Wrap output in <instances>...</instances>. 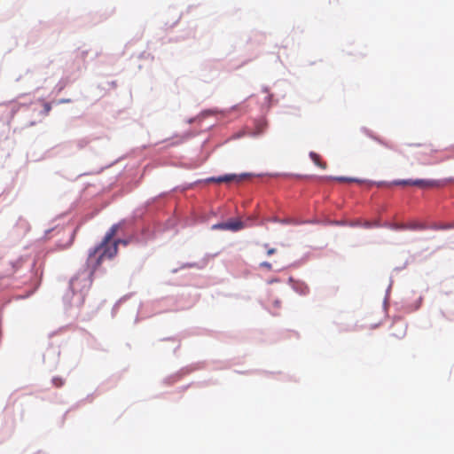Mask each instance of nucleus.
<instances>
[{
    "label": "nucleus",
    "instance_id": "1",
    "mask_svg": "<svg viewBox=\"0 0 454 454\" xmlns=\"http://www.w3.org/2000/svg\"><path fill=\"white\" fill-rule=\"evenodd\" d=\"M118 229V224L113 225L106 232L102 242L90 252L87 264L89 267H91L90 275L94 273L104 259H112L117 254L119 243L127 244L125 240L121 239L115 240L113 244H110V241L116 235Z\"/></svg>",
    "mask_w": 454,
    "mask_h": 454
},
{
    "label": "nucleus",
    "instance_id": "2",
    "mask_svg": "<svg viewBox=\"0 0 454 454\" xmlns=\"http://www.w3.org/2000/svg\"><path fill=\"white\" fill-rule=\"evenodd\" d=\"M90 284V277L76 276L71 279L70 288L74 293H82L84 289H88Z\"/></svg>",
    "mask_w": 454,
    "mask_h": 454
},
{
    "label": "nucleus",
    "instance_id": "3",
    "mask_svg": "<svg viewBox=\"0 0 454 454\" xmlns=\"http://www.w3.org/2000/svg\"><path fill=\"white\" fill-rule=\"evenodd\" d=\"M247 176V174L236 175V174H227L224 176H221L218 177H209L207 179V183H230V182H237L239 183L243 181Z\"/></svg>",
    "mask_w": 454,
    "mask_h": 454
},
{
    "label": "nucleus",
    "instance_id": "4",
    "mask_svg": "<svg viewBox=\"0 0 454 454\" xmlns=\"http://www.w3.org/2000/svg\"><path fill=\"white\" fill-rule=\"evenodd\" d=\"M244 228V223L240 220H231L225 223H220L214 224L212 229L214 230H226L231 231H238Z\"/></svg>",
    "mask_w": 454,
    "mask_h": 454
},
{
    "label": "nucleus",
    "instance_id": "5",
    "mask_svg": "<svg viewBox=\"0 0 454 454\" xmlns=\"http://www.w3.org/2000/svg\"><path fill=\"white\" fill-rule=\"evenodd\" d=\"M412 185L419 186L421 188H431L439 186L440 182L436 180L416 179L413 180Z\"/></svg>",
    "mask_w": 454,
    "mask_h": 454
},
{
    "label": "nucleus",
    "instance_id": "6",
    "mask_svg": "<svg viewBox=\"0 0 454 454\" xmlns=\"http://www.w3.org/2000/svg\"><path fill=\"white\" fill-rule=\"evenodd\" d=\"M268 126V123L265 120H258L254 123V129L252 132L253 136H259L264 133Z\"/></svg>",
    "mask_w": 454,
    "mask_h": 454
},
{
    "label": "nucleus",
    "instance_id": "7",
    "mask_svg": "<svg viewBox=\"0 0 454 454\" xmlns=\"http://www.w3.org/2000/svg\"><path fill=\"white\" fill-rule=\"evenodd\" d=\"M395 328H398L397 332L392 333V335L398 339H402L403 337H404L406 333L405 326L403 324H394L392 325V329L395 330Z\"/></svg>",
    "mask_w": 454,
    "mask_h": 454
},
{
    "label": "nucleus",
    "instance_id": "8",
    "mask_svg": "<svg viewBox=\"0 0 454 454\" xmlns=\"http://www.w3.org/2000/svg\"><path fill=\"white\" fill-rule=\"evenodd\" d=\"M427 227L425 223H418V222H411L406 223V230L411 231H424Z\"/></svg>",
    "mask_w": 454,
    "mask_h": 454
},
{
    "label": "nucleus",
    "instance_id": "9",
    "mask_svg": "<svg viewBox=\"0 0 454 454\" xmlns=\"http://www.w3.org/2000/svg\"><path fill=\"white\" fill-rule=\"evenodd\" d=\"M309 155H310V158H311L312 161L316 165H317L318 167H320L323 169L326 168V167H327L326 163L321 160V158H320V156L317 153H310Z\"/></svg>",
    "mask_w": 454,
    "mask_h": 454
},
{
    "label": "nucleus",
    "instance_id": "10",
    "mask_svg": "<svg viewBox=\"0 0 454 454\" xmlns=\"http://www.w3.org/2000/svg\"><path fill=\"white\" fill-rule=\"evenodd\" d=\"M295 289L301 294H307L309 293V287L304 284H297Z\"/></svg>",
    "mask_w": 454,
    "mask_h": 454
},
{
    "label": "nucleus",
    "instance_id": "11",
    "mask_svg": "<svg viewBox=\"0 0 454 454\" xmlns=\"http://www.w3.org/2000/svg\"><path fill=\"white\" fill-rule=\"evenodd\" d=\"M434 230H448V229H454V223H447V224H440V225H434L432 227Z\"/></svg>",
    "mask_w": 454,
    "mask_h": 454
},
{
    "label": "nucleus",
    "instance_id": "12",
    "mask_svg": "<svg viewBox=\"0 0 454 454\" xmlns=\"http://www.w3.org/2000/svg\"><path fill=\"white\" fill-rule=\"evenodd\" d=\"M389 228L395 231H404L406 230V223H391Z\"/></svg>",
    "mask_w": 454,
    "mask_h": 454
},
{
    "label": "nucleus",
    "instance_id": "13",
    "mask_svg": "<svg viewBox=\"0 0 454 454\" xmlns=\"http://www.w3.org/2000/svg\"><path fill=\"white\" fill-rule=\"evenodd\" d=\"M413 180L408 179V180H397L394 182V184L395 185H412Z\"/></svg>",
    "mask_w": 454,
    "mask_h": 454
},
{
    "label": "nucleus",
    "instance_id": "14",
    "mask_svg": "<svg viewBox=\"0 0 454 454\" xmlns=\"http://www.w3.org/2000/svg\"><path fill=\"white\" fill-rule=\"evenodd\" d=\"M333 179L336 180V181H339V182H358L357 179H355V178H348V177H343V176H340V177H333Z\"/></svg>",
    "mask_w": 454,
    "mask_h": 454
},
{
    "label": "nucleus",
    "instance_id": "15",
    "mask_svg": "<svg viewBox=\"0 0 454 454\" xmlns=\"http://www.w3.org/2000/svg\"><path fill=\"white\" fill-rule=\"evenodd\" d=\"M43 106V114H44L45 115L49 114V113H50V112H51V103L44 102Z\"/></svg>",
    "mask_w": 454,
    "mask_h": 454
},
{
    "label": "nucleus",
    "instance_id": "16",
    "mask_svg": "<svg viewBox=\"0 0 454 454\" xmlns=\"http://www.w3.org/2000/svg\"><path fill=\"white\" fill-rule=\"evenodd\" d=\"M364 226L365 228H372V227H380V223H379L378 221H376V222H374V223L365 222V223H364Z\"/></svg>",
    "mask_w": 454,
    "mask_h": 454
},
{
    "label": "nucleus",
    "instance_id": "17",
    "mask_svg": "<svg viewBox=\"0 0 454 454\" xmlns=\"http://www.w3.org/2000/svg\"><path fill=\"white\" fill-rule=\"evenodd\" d=\"M260 267L262 268H265L269 270H270L272 269V266H271V263L268 262H262L260 263Z\"/></svg>",
    "mask_w": 454,
    "mask_h": 454
},
{
    "label": "nucleus",
    "instance_id": "18",
    "mask_svg": "<svg viewBox=\"0 0 454 454\" xmlns=\"http://www.w3.org/2000/svg\"><path fill=\"white\" fill-rule=\"evenodd\" d=\"M53 384L57 387H59L63 385V380L61 379H59V378H54L53 379Z\"/></svg>",
    "mask_w": 454,
    "mask_h": 454
},
{
    "label": "nucleus",
    "instance_id": "19",
    "mask_svg": "<svg viewBox=\"0 0 454 454\" xmlns=\"http://www.w3.org/2000/svg\"><path fill=\"white\" fill-rule=\"evenodd\" d=\"M275 253H276V249L275 248H268L267 249V255H269V256L273 254H275Z\"/></svg>",
    "mask_w": 454,
    "mask_h": 454
},
{
    "label": "nucleus",
    "instance_id": "20",
    "mask_svg": "<svg viewBox=\"0 0 454 454\" xmlns=\"http://www.w3.org/2000/svg\"><path fill=\"white\" fill-rule=\"evenodd\" d=\"M60 102H62V103L69 102V99H62Z\"/></svg>",
    "mask_w": 454,
    "mask_h": 454
}]
</instances>
